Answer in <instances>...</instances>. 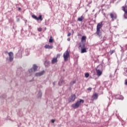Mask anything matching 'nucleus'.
Segmentation results:
<instances>
[{
	"mask_svg": "<svg viewBox=\"0 0 127 127\" xmlns=\"http://www.w3.org/2000/svg\"><path fill=\"white\" fill-rule=\"evenodd\" d=\"M63 83H64V81L63 80V79H61V80L59 82V86H62Z\"/></svg>",
	"mask_w": 127,
	"mask_h": 127,
	"instance_id": "nucleus-17",
	"label": "nucleus"
},
{
	"mask_svg": "<svg viewBox=\"0 0 127 127\" xmlns=\"http://www.w3.org/2000/svg\"><path fill=\"white\" fill-rule=\"evenodd\" d=\"M38 31L39 32L42 31V28H38Z\"/></svg>",
	"mask_w": 127,
	"mask_h": 127,
	"instance_id": "nucleus-26",
	"label": "nucleus"
},
{
	"mask_svg": "<svg viewBox=\"0 0 127 127\" xmlns=\"http://www.w3.org/2000/svg\"><path fill=\"white\" fill-rule=\"evenodd\" d=\"M70 38H67V41H70Z\"/></svg>",
	"mask_w": 127,
	"mask_h": 127,
	"instance_id": "nucleus-31",
	"label": "nucleus"
},
{
	"mask_svg": "<svg viewBox=\"0 0 127 127\" xmlns=\"http://www.w3.org/2000/svg\"><path fill=\"white\" fill-rule=\"evenodd\" d=\"M32 16H35V15H32Z\"/></svg>",
	"mask_w": 127,
	"mask_h": 127,
	"instance_id": "nucleus-36",
	"label": "nucleus"
},
{
	"mask_svg": "<svg viewBox=\"0 0 127 127\" xmlns=\"http://www.w3.org/2000/svg\"><path fill=\"white\" fill-rule=\"evenodd\" d=\"M87 39V37L85 36H83L81 38V42H84V41H86V39Z\"/></svg>",
	"mask_w": 127,
	"mask_h": 127,
	"instance_id": "nucleus-13",
	"label": "nucleus"
},
{
	"mask_svg": "<svg viewBox=\"0 0 127 127\" xmlns=\"http://www.w3.org/2000/svg\"><path fill=\"white\" fill-rule=\"evenodd\" d=\"M44 47L46 49H52V48H53V45L50 46L49 45H46Z\"/></svg>",
	"mask_w": 127,
	"mask_h": 127,
	"instance_id": "nucleus-10",
	"label": "nucleus"
},
{
	"mask_svg": "<svg viewBox=\"0 0 127 127\" xmlns=\"http://www.w3.org/2000/svg\"><path fill=\"white\" fill-rule=\"evenodd\" d=\"M49 42H50V43H52V42H53V39H52V37H50Z\"/></svg>",
	"mask_w": 127,
	"mask_h": 127,
	"instance_id": "nucleus-21",
	"label": "nucleus"
},
{
	"mask_svg": "<svg viewBox=\"0 0 127 127\" xmlns=\"http://www.w3.org/2000/svg\"><path fill=\"white\" fill-rule=\"evenodd\" d=\"M38 67L35 65L34 64L33 66V68H31L29 70V73H31L32 72H35L37 70V68Z\"/></svg>",
	"mask_w": 127,
	"mask_h": 127,
	"instance_id": "nucleus-4",
	"label": "nucleus"
},
{
	"mask_svg": "<svg viewBox=\"0 0 127 127\" xmlns=\"http://www.w3.org/2000/svg\"><path fill=\"white\" fill-rule=\"evenodd\" d=\"M125 85H127V81L125 82Z\"/></svg>",
	"mask_w": 127,
	"mask_h": 127,
	"instance_id": "nucleus-34",
	"label": "nucleus"
},
{
	"mask_svg": "<svg viewBox=\"0 0 127 127\" xmlns=\"http://www.w3.org/2000/svg\"><path fill=\"white\" fill-rule=\"evenodd\" d=\"M53 85H55V83L54 82H53Z\"/></svg>",
	"mask_w": 127,
	"mask_h": 127,
	"instance_id": "nucleus-37",
	"label": "nucleus"
},
{
	"mask_svg": "<svg viewBox=\"0 0 127 127\" xmlns=\"http://www.w3.org/2000/svg\"><path fill=\"white\" fill-rule=\"evenodd\" d=\"M114 17H114V16H111V18H114Z\"/></svg>",
	"mask_w": 127,
	"mask_h": 127,
	"instance_id": "nucleus-35",
	"label": "nucleus"
},
{
	"mask_svg": "<svg viewBox=\"0 0 127 127\" xmlns=\"http://www.w3.org/2000/svg\"><path fill=\"white\" fill-rule=\"evenodd\" d=\"M115 52H116V51L115 50H110V51L109 52V53L110 55H112V54H113V53H115Z\"/></svg>",
	"mask_w": 127,
	"mask_h": 127,
	"instance_id": "nucleus-20",
	"label": "nucleus"
},
{
	"mask_svg": "<svg viewBox=\"0 0 127 127\" xmlns=\"http://www.w3.org/2000/svg\"><path fill=\"white\" fill-rule=\"evenodd\" d=\"M39 16H41V15H40Z\"/></svg>",
	"mask_w": 127,
	"mask_h": 127,
	"instance_id": "nucleus-41",
	"label": "nucleus"
},
{
	"mask_svg": "<svg viewBox=\"0 0 127 127\" xmlns=\"http://www.w3.org/2000/svg\"><path fill=\"white\" fill-rule=\"evenodd\" d=\"M96 34L99 36H101V35H102V32H101V31L100 30H96Z\"/></svg>",
	"mask_w": 127,
	"mask_h": 127,
	"instance_id": "nucleus-15",
	"label": "nucleus"
},
{
	"mask_svg": "<svg viewBox=\"0 0 127 127\" xmlns=\"http://www.w3.org/2000/svg\"><path fill=\"white\" fill-rule=\"evenodd\" d=\"M87 90H88V91H91V90H92V88L89 87L88 88H87Z\"/></svg>",
	"mask_w": 127,
	"mask_h": 127,
	"instance_id": "nucleus-27",
	"label": "nucleus"
},
{
	"mask_svg": "<svg viewBox=\"0 0 127 127\" xmlns=\"http://www.w3.org/2000/svg\"><path fill=\"white\" fill-rule=\"evenodd\" d=\"M116 15H117V14H116L115 13H111L110 14V16H116Z\"/></svg>",
	"mask_w": 127,
	"mask_h": 127,
	"instance_id": "nucleus-23",
	"label": "nucleus"
},
{
	"mask_svg": "<svg viewBox=\"0 0 127 127\" xmlns=\"http://www.w3.org/2000/svg\"><path fill=\"white\" fill-rule=\"evenodd\" d=\"M75 83H76V81H72L71 82V84H75Z\"/></svg>",
	"mask_w": 127,
	"mask_h": 127,
	"instance_id": "nucleus-30",
	"label": "nucleus"
},
{
	"mask_svg": "<svg viewBox=\"0 0 127 127\" xmlns=\"http://www.w3.org/2000/svg\"><path fill=\"white\" fill-rule=\"evenodd\" d=\"M45 72V71H44V70H43L42 71H41L40 72L36 73L35 74V76L36 77H39L40 76H42V75H43V74H44Z\"/></svg>",
	"mask_w": 127,
	"mask_h": 127,
	"instance_id": "nucleus-6",
	"label": "nucleus"
},
{
	"mask_svg": "<svg viewBox=\"0 0 127 127\" xmlns=\"http://www.w3.org/2000/svg\"><path fill=\"white\" fill-rule=\"evenodd\" d=\"M123 10L125 11L126 15H127V11L126 10L125 6L123 7Z\"/></svg>",
	"mask_w": 127,
	"mask_h": 127,
	"instance_id": "nucleus-22",
	"label": "nucleus"
},
{
	"mask_svg": "<svg viewBox=\"0 0 127 127\" xmlns=\"http://www.w3.org/2000/svg\"><path fill=\"white\" fill-rule=\"evenodd\" d=\"M122 100H124V98H123L122 99Z\"/></svg>",
	"mask_w": 127,
	"mask_h": 127,
	"instance_id": "nucleus-40",
	"label": "nucleus"
},
{
	"mask_svg": "<svg viewBox=\"0 0 127 127\" xmlns=\"http://www.w3.org/2000/svg\"><path fill=\"white\" fill-rule=\"evenodd\" d=\"M34 19H36V20H42V16H39L38 17L37 16H32Z\"/></svg>",
	"mask_w": 127,
	"mask_h": 127,
	"instance_id": "nucleus-9",
	"label": "nucleus"
},
{
	"mask_svg": "<svg viewBox=\"0 0 127 127\" xmlns=\"http://www.w3.org/2000/svg\"><path fill=\"white\" fill-rule=\"evenodd\" d=\"M124 18H125V19H127V16H125V17H124Z\"/></svg>",
	"mask_w": 127,
	"mask_h": 127,
	"instance_id": "nucleus-32",
	"label": "nucleus"
},
{
	"mask_svg": "<svg viewBox=\"0 0 127 127\" xmlns=\"http://www.w3.org/2000/svg\"><path fill=\"white\" fill-rule=\"evenodd\" d=\"M67 36H68V37H69V36H71V33H68L67 34Z\"/></svg>",
	"mask_w": 127,
	"mask_h": 127,
	"instance_id": "nucleus-29",
	"label": "nucleus"
},
{
	"mask_svg": "<svg viewBox=\"0 0 127 127\" xmlns=\"http://www.w3.org/2000/svg\"><path fill=\"white\" fill-rule=\"evenodd\" d=\"M96 72L98 76H101V75H102V71H101L100 69L97 70Z\"/></svg>",
	"mask_w": 127,
	"mask_h": 127,
	"instance_id": "nucleus-14",
	"label": "nucleus"
},
{
	"mask_svg": "<svg viewBox=\"0 0 127 127\" xmlns=\"http://www.w3.org/2000/svg\"><path fill=\"white\" fill-rule=\"evenodd\" d=\"M89 74L88 73H86L85 74V77L86 78H88V77H89Z\"/></svg>",
	"mask_w": 127,
	"mask_h": 127,
	"instance_id": "nucleus-25",
	"label": "nucleus"
},
{
	"mask_svg": "<svg viewBox=\"0 0 127 127\" xmlns=\"http://www.w3.org/2000/svg\"><path fill=\"white\" fill-rule=\"evenodd\" d=\"M79 47L81 48V53H86L87 49L85 48V43H80L79 44Z\"/></svg>",
	"mask_w": 127,
	"mask_h": 127,
	"instance_id": "nucleus-3",
	"label": "nucleus"
},
{
	"mask_svg": "<svg viewBox=\"0 0 127 127\" xmlns=\"http://www.w3.org/2000/svg\"><path fill=\"white\" fill-rule=\"evenodd\" d=\"M103 27V24L102 22L99 23L97 25V29L96 30H100L101 28Z\"/></svg>",
	"mask_w": 127,
	"mask_h": 127,
	"instance_id": "nucleus-7",
	"label": "nucleus"
},
{
	"mask_svg": "<svg viewBox=\"0 0 127 127\" xmlns=\"http://www.w3.org/2000/svg\"><path fill=\"white\" fill-rule=\"evenodd\" d=\"M44 64H45V65L46 66V67H47V66H48V65H49V61H45Z\"/></svg>",
	"mask_w": 127,
	"mask_h": 127,
	"instance_id": "nucleus-19",
	"label": "nucleus"
},
{
	"mask_svg": "<svg viewBox=\"0 0 127 127\" xmlns=\"http://www.w3.org/2000/svg\"><path fill=\"white\" fill-rule=\"evenodd\" d=\"M84 19V17L81 16V17H79L77 19L78 21H82Z\"/></svg>",
	"mask_w": 127,
	"mask_h": 127,
	"instance_id": "nucleus-18",
	"label": "nucleus"
},
{
	"mask_svg": "<svg viewBox=\"0 0 127 127\" xmlns=\"http://www.w3.org/2000/svg\"><path fill=\"white\" fill-rule=\"evenodd\" d=\"M42 96V93H41L40 91H39L37 95L38 98H41Z\"/></svg>",
	"mask_w": 127,
	"mask_h": 127,
	"instance_id": "nucleus-16",
	"label": "nucleus"
},
{
	"mask_svg": "<svg viewBox=\"0 0 127 127\" xmlns=\"http://www.w3.org/2000/svg\"><path fill=\"white\" fill-rule=\"evenodd\" d=\"M126 72H127V68H126Z\"/></svg>",
	"mask_w": 127,
	"mask_h": 127,
	"instance_id": "nucleus-38",
	"label": "nucleus"
},
{
	"mask_svg": "<svg viewBox=\"0 0 127 127\" xmlns=\"http://www.w3.org/2000/svg\"><path fill=\"white\" fill-rule=\"evenodd\" d=\"M83 103H84V100L80 99L79 101H77L76 103L72 104L71 107L73 109H77V108H79L81 104H83Z\"/></svg>",
	"mask_w": 127,
	"mask_h": 127,
	"instance_id": "nucleus-1",
	"label": "nucleus"
},
{
	"mask_svg": "<svg viewBox=\"0 0 127 127\" xmlns=\"http://www.w3.org/2000/svg\"><path fill=\"white\" fill-rule=\"evenodd\" d=\"M6 53H7V51L6 52Z\"/></svg>",
	"mask_w": 127,
	"mask_h": 127,
	"instance_id": "nucleus-42",
	"label": "nucleus"
},
{
	"mask_svg": "<svg viewBox=\"0 0 127 127\" xmlns=\"http://www.w3.org/2000/svg\"><path fill=\"white\" fill-rule=\"evenodd\" d=\"M63 57L64 62H67L68 61V59L70 57V54L68 50H66L63 55Z\"/></svg>",
	"mask_w": 127,
	"mask_h": 127,
	"instance_id": "nucleus-2",
	"label": "nucleus"
},
{
	"mask_svg": "<svg viewBox=\"0 0 127 127\" xmlns=\"http://www.w3.org/2000/svg\"><path fill=\"white\" fill-rule=\"evenodd\" d=\"M19 10H21V8L20 7L18 8Z\"/></svg>",
	"mask_w": 127,
	"mask_h": 127,
	"instance_id": "nucleus-33",
	"label": "nucleus"
},
{
	"mask_svg": "<svg viewBox=\"0 0 127 127\" xmlns=\"http://www.w3.org/2000/svg\"><path fill=\"white\" fill-rule=\"evenodd\" d=\"M51 122H52V123L53 124H54V123H55V120L52 119V120H51Z\"/></svg>",
	"mask_w": 127,
	"mask_h": 127,
	"instance_id": "nucleus-28",
	"label": "nucleus"
},
{
	"mask_svg": "<svg viewBox=\"0 0 127 127\" xmlns=\"http://www.w3.org/2000/svg\"><path fill=\"white\" fill-rule=\"evenodd\" d=\"M60 56H61L60 54H57V57L56 58H57V59H58V58H60Z\"/></svg>",
	"mask_w": 127,
	"mask_h": 127,
	"instance_id": "nucleus-24",
	"label": "nucleus"
},
{
	"mask_svg": "<svg viewBox=\"0 0 127 127\" xmlns=\"http://www.w3.org/2000/svg\"><path fill=\"white\" fill-rule=\"evenodd\" d=\"M92 99L93 100H97L98 99V94L95 93L92 96Z\"/></svg>",
	"mask_w": 127,
	"mask_h": 127,
	"instance_id": "nucleus-11",
	"label": "nucleus"
},
{
	"mask_svg": "<svg viewBox=\"0 0 127 127\" xmlns=\"http://www.w3.org/2000/svg\"><path fill=\"white\" fill-rule=\"evenodd\" d=\"M75 99H76V96L74 94L71 95L70 102H74L75 101Z\"/></svg>",
	"mask_w": 127,
	"mask_h": 127,
	"instance_id": "nucleus-8",
	"label": "nucleus"
},
{
	"mask_svg": "<svg viewBox=\"0 0 127 127\" xmlns=\"http://www.w3.org/2000/svg\"><path fill=\"white\" fill-rule=\"evenodd\" d=\"M8 56H9V60L10 62H12L13 61V53L12 52H9L8 53Z\"/></svg>",
	"mask_w": 127,
	"mask_h": 127,
	"instance_id": "nucleus-5",
	"label": "nucleus"
},
{
	"mask_svg": "<svg viewBox=\"0 0 127 127\" xmlns=\"http://www.w3.org/2000/svg\"><path fill=\"white\" fill-rule=\"evenodd\" d=\"M72 31L73 32H74V31H73V30H72Z\"/></svg>",
	"mask_w": 127,
	"mask_h": 127,
	"instance_id": "nucleus-39",
	"label": "nucleus"
},
{
	"mask_svg": "<svg viewBox=\"0 0 127 127\" xmlns=\"http://www.w3.org/2000/svg\"><path fill=\"white\" fill-rule=\"evenodd\" d=\"M57 58H54L51 61V63L52 64H55V63H57Z\"/></svg>",
	"mask_w": 127,
	"mask_h": 127,
	"instance_id": "nucleus-12",
	"label": "nucleus"
}]
</instances>
